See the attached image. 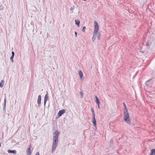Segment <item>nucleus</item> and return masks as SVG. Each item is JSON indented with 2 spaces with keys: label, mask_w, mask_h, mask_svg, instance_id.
I'll return each mask as SVG.
<instances>
[{
  "label": "nucleus",
  "mask_w": 155,
  "mask_h": 155,
  "mask_svg": "<svg viewBox=\"0 0 155 155\" xmlns=\"http://www.w3.org/2000/svg\"><path fill=\"white\" fill-rule=\"evenodd\" d=\"M101 34L100 32H99L98 34L97 38L98 40H99L101 38Z\"/></svg>",
  "instance_id": "obj_16"
},
{
  "label": "nucleus",
  "mask_w": 155,
  "mask_h": 155,
  "mask_svg": "<svg viewBox=\"0 0 155 155\" xmlns=\"http://www.w3.org/2000/svg\"><path fill=\"white\" fill-rule=\"evenodd\" d=\"M6 99H4V107H6Z\"/></svg>",
  "instance_id": "obj_24"
},
{
  "label": "nucleus",
  "mask_w": 155,
  "mask_h": 155,
  "mask_svg": "<svg viewBox=\"0 0 155 155\" xmlns=\"http://www.w3.org/2000/svg\"><path fill=\"white\" fill-rule=\"evenodd\" d=\"M96 103L97 104V105H99L100 104V101L96 102Z\"/></svg>",
  "instance_id": "obj_29"
},
{
  "label": "nucleus",
  "mask_w": 155,
  "mask_h": 155,
  "mask_svg": "<svg viewBox=\"0 0 155 155\" xmlns=\"http://www.w3.org/2000/svg\"><path fill=\"white\" fill-rule=\"evenodd\" d=\"M150 155H155V149H153L152 150Z\"/></svg>",
  "instance_id": "obj_13"
},
{
  "label": "nucleus",
  "mask_w": 155,
  "mask_h": 155,
  "mask_svg": "<svg viewBox=\"0 0 155 155\" xmlns=\"http://www.w3.org/2000/svg\"><path fill=\"white\" fill-rule=\"evenodd\" d=\"M3 9V7L2 5L0 6V10H2Z\"/></svg>",
  "instance_id": "obj_27"
},
{
  "label": "nucleus",
  "mask_w": 155,
  "mask_h": 155,
  "mask_svg": "<svg viewBox=\"0 0 155 155\" xmlns=\"http://www.w3.org/2000/svg\"><path fill=\"white\" fill-rule=\"evenodd\" d=\"M75 37H77V32L76 31H75Z\"/></svg>",
  "instance_id": "obj_30"
},
{
  "label": "nucleus",
  "mask_w": 155,
  "mask_h": 155,
  "mask_svg": "<svg viewBox=\"0 0 155 155\" xmlns=\"http://www.w3.org/2000/svg\"><path fill=\"white\" fill-rule=\"evenodd\" d=\"M14 57V56H11L10 58V60L11 61L12 63H13L14 62V61H13V60Z\"/></svg>",
  "instance_id": "obj_22"
},
{
  "label": "nucleus",
  "mask_w": 155,
  "mask_h": 155,
  "mask_svg": "<svg viewBox=\"0 0 155 155\" xmlns=\"http://www.w3.org/2000/svg\"><path fill=\"white\" fill-rule=\"evenodd\" d=\"M4 82V80H2V81L0 83V87H2L3 86Z\"/></svg>",
  "instance_id": "obj_14"
},
{
  "label": "nucleus",
  "mask_w": 155,
  "mask_h": 155,
  "mask_svg": "<svg viewBox=\"0 0 155 155\" xmlns=\"http://www.w3.org/2000/svg\"><path fill=\"white\" fill-rule=\"evenodd\" d=\"M75 8H74V6H73L71 8V9H70V10L71 11H73L74 9Z\"/></svg>",
  "instance_id": "obj_23"
},
{
  "label": "nucleus",
  "mask_w": 155,
  "mask_h": 155,
  "mask_svg": "<svg viewBox=\"0 0 155 155\" xmlns=\"http://www.w3.org/2000/svg\"><path fill=\"white\" fill-rule=\"evenodd\" d=\"M58 142H57V141L55 142V141H53V142L52 144V151H54L57 146V144Z\"/></svg>",
  "instance_id": "obj_6"
},
{
  "label": "nucleus",
  "mask_w": 155,
  "mask_h": 155,
  "mask_svg": "<svg viewBox=\"0 0 155 155\" xmlns=\"http://www.w3.org/2000/svg\"><path fill=\"white\" fill-rule=\"evenodd\" d=\"M32 147L31 145V144L30 145L29 147L28 148V149L27 150L26 152H27V155H31V152L33 150V149L32 148L31 150V148Z\"/></svg>",
  "instance_id": "obj_3"
},
{
  "label": "nucleus",
  "mask_w": 155,
  "mask_h": 155,
  "mask_svg": "<svg viewBox=\"0 0 155 155\" xmlns=\"http://www.w3.org/2000/svg\"><path fill=\"white\" fill-rule=\"evenodd\" d=\"M146 46L147 47H148L149 46V41H148L146 43Z\"/></svg>",
  "instance_id": "obj_25"
},
{
  "label": "nucleus",
  "mask_w": 155,
  "mask_h": 155,
  "mask_svg": "<svg viewBox=\"0 0 155 155\" xmlns=\"http://www.w3.org/2000/svg\"><path fill=\"white\" fill-rule=\"evenodd\" d=\"M123 105H124V111L127 110V109L126 107V104H125V103H124V102H123Z\"/></svg>",
  "instance_id": "obj_18"
},
{
  "label": "nucleus",
  "mask_w": 155,
  "mask_h": 155,
  "mask_svg": "<svg viewBox=\"0 0 155 155\" xmlns=\"http://www.w3.org/2000/svg\"><path fill=\"white\" fill-rule=\"evenodd\" d=\"M8 153H13L15 154L16 153V151L15 150H8Z\"/></svg>",
  "instance_id": "obj_12"
},
{
  "label": "nucleus",
  "mask_w": 155,
  "mask_h": 155,
  "mask_svg": "<svg viewBox=\"0 0 155 155\" xmlns=\"http://www.w3.org/2000/svg\"><path fill=\"white\" fill-rule=\"evenodd\" d=\"M100 101L99 99V98H96V102H97V101Z\"/></svg>",
  "instance_id": "obj_28"
},
{
  "label": "nucleus",
  "mask_w": 155,
  "mask_h": 155,
  "mask_svg": "<svg viewBox=\"0 0 155 155\" xmlns=\"http://www.w3.org/2000/svg\"><path fill=\"white\" fill-rule=\"evenodd\" d=\"M97 106H98V108L99 109H100V107L99 105H97Z\"/></svg>",
  "instance_id": "obj_34"
},
{
  "label": "nucleus",
  "mask_w": 155,
  "mask_h": 155,
  "mask_svg": "<svg viewBox=\"0 0 155 155\" xmlns=\"http://www.w3.org/2000/svg\"><path fill=\"white\" fill-rule=\"evenodd\" d=\"M92 122L94 124V126H96V122L95 118V116L93 117Z\"/></svg>",
  "instance_id": "obj_10"
},
{
  "label": "nucleus",
  "mask_w": 155,
  "mask_h": 155,
  "mask_svg": "<svg viewBox=\"0 0 155 155\" xmlns=\"http://www.w3.org/2000/svg\"><path fill=\"white\" fill-rule=\"evenodd\" d=\"M91 112H92V116L93 117L95 116L94 112V111L93 108L91 107Z\"/></svg>",
  "instance_id": "obj_15"
},
{
  "label": "nucleus",
  "mask_w": 155,
  "mask_h": 155,
  "mask_svg": "<svg viewBox=\"0 0 155 155\" xmlns=\"http://www.w3.org/2000/svg\"><path fill=\"white\" fill-rule=\"evenodd\" d=\"M48 92L47 91V93L45 94L44 98V105L45 106V105L46 102L48 99Z\"/></svg>",
  "instance_id": "obj_8"
},
{
  "label": "nucleus",
  "mask_w": 155,
  "mask_h": 155,
  "mask_svg": "<svg viewBox=\"0 0 155 155\" xmlns=\"http://www.w3.org/2000/svg\"><path fill=\"white\" fill-rule=\"evenodd\" d=\"M96 38V36H93L92 37V41H94Z\"/></svg>",
  "instance_id": "obj_20"
},
{
  "label": "nucleus",
  "mask_w": 155,
  "mask_h": 155,
  "mask_svg": "<svg viewBox=\"0 0 155 155\" xmlns=\"http://www.w3.org/2000/svg\"><path fill=\"white\" fill-rule=\"evenodd\" d=\"M41 97L40 95L38 96V99L37 100V103L38 105V106L40 107V106L41 102Z\"/></svg>",
  "instance_id": "obj_9"
},
{
  "label": "nucleus",
  "mask_w": 155,
  "mask_h": 155,
  "mask_svg": "<svg viewBox=\"0 0 155 155\" xmlns=\"http://www.w3.org/2000/svg\"><path fill=\"white\" fill-rule=\"evenodd\" d=\"M148 81H147L146 82V83H148Z\"/></svg>",
  "instance_id": "obj_36"
},
{
  "label": "nucleus",
  "mask_w": 155,
  "mask_h": 155,
  "mask_svg": "<svg viewBox=\"0 0 155 155\" xmlns=\"http://www.w3.org/2000/svg\"><path fill=\"white\" fill-rule=\"evenodd\" d=\"M5 107H4H4H3V110H4V111H5Z\"/></svg>",
  "instance_id": "obj_33"
},
{
  "label": "nucleus",
  "mask_w": 155,
  "mask_h": 155,
  "mask_svg": "<svg viewBox=\"0 0 155 155\" xmlns=\"http://www.w3.org/2000/svg\"><path fill=\"white\" fill-rule=\"evenodd\" d=\"M142 52L143 53H144V51H142Z\"/></svg>",
  "instance_id": "obj_35"
},
{
  "label": "nucleus",
  "mask_w": 155,
  "mask_h": 155,
  "mask_svg": "<svg viewBox=\"0 0 155 155\" xmlns=\"http://www.w3.org/2000/svg\"><path fill=\"white\" fill-rule=\"evenodd\" d=\"M94 97H95V99H96V98H98L97 96L96 95H94Z\"/></svg>",
  "instance_id": "obj_31"
},
{
  "label": "nucleus",
  "mask_w": 155,
  "mask_h": 155,
  "mask_svg": "<svg viewBox=\"0 0 155 155\" xmlns=\"http://www.w3.org/2000/svg\"><path fill=\"white\" fill-rule=\"evenodd\" d=\"M39 155V153L38 152L36 154V155Z\"/></svg>",
  "instance_id": "obj_32"
},
{
  "label": "nucleus",
  "mask_w": 155,
  "mask_h": 155,
  "mask_svg": "<svg viewBox=\"0 0 155 155\" xmlns=\"http://www.w3.org/2000/svg\"><path fill=\"white\" fill-rule=\"evenodd\" d=\"M124 119L127 123H130V117L128 110L124 111Z\"/></svg>",
  "instance_id": "obj_1"
},
{
  "label": "nucleus",
  "mask_w": 155,
  "mask_h": 155,
  "mask_svg": "<svg viewBox=\"0 0 155 155\" xmlns=\"http://www.w3.org/2000/svg\"><path fill=\"white\" fill-rule=\"evenodd\" d=\"M94 29L95 31H98L99 29V26L98 23L96 21H94Z\"/></svg>",
  "instance_id": "obj_5"
},
{
  "label": "nucleus",
  "mask_w": 155,
  "mask_h": 155,
  "mask_svg": "<svg viewBox=\"0 0 155 155\" xmlns=\"http://www.w3.org/2000/svg\"><path fill=\"white\" fill-rule=\"evenodd\" d=\"M79 94L81 96V98H83V93L82 92L80 91L79 92Z\"/></svg>",
  "instance_id": "obj_19"
},
{
  "label": "nucleus",
  "mask_w": 155,
  "mask_h": 155,
  "mask_svg": "<svg viewBox=\"0 0 155 155\" xmlns=\"http://www.w3.org/2000/svg\"><path fill=\"white\" fill-rule=\"evenodd\" d=\"M98 31H95V30H94V31L93 33V36H95L97 33L98 32Z\"/></svg>",
  "instance_id": "obj_17"
},
{
  "label": "nucleus",
  "mask_w": 155,
  "mask_h": 155,
  "mask_svg": "<svg viewBox=\"0 0 155 155\" xmlns=\"http://www.w3.org/2000/svg\"><path fill=\"white\" fill-rule=\"evenodd\" d=\"M80 21L78 19L75 20V24L78 26H80Z\"/></svg>",
  "instance_id": "obj_11"
},
{
  "label": "nucleus",
  "mask_w": 155,
  "mask_h": 155,
  "mask_svg": "<svg viewBox=\"0 0 155 155\" xmlns=\"http://www.w3.org/2000/svg\"><path fill=\"white\" fill-rule=\"evenodd\" d=\"M65 112V110L64 109H62L61 110L59 111L58 114V117H59L60 116H61Z\"/></svg>",
  "instance_id": "obj_4"
},
{
  "label": "nucleus",
  "mask_w": 155,
  "mask_h": 155,
  "mask_svg": "<svg viewBox=\"0 0 155 155\" xmlns=\"http://www.w3.org/2000/svg\"><path fill=\"white\" fill-rule=\"evenodd\" d=\"M86 28V27L85 26H84L83 27L82 29V31L85 32V29Z\"/></svg>",
  "instance_id": "obj_21"
},
{
  "label": "nucleus",
  "mask_w": 155,
  "mask_h": 155,
  "mask_svg": "<svg viewBox=\"0 0 155 155\" xmlns=\"http://www.w3.org/2000/svg\"><path fill=\"white\" fill-rule=\"evenodd\" d=\"M59 134V133L58 131H56L53 133V141H57V142H58V137Z\"/></svg>",
  "instance_id": "obj_2"
},
{
  "label": "nucleus",
  "mask_w": 155,
  "mask_h": 155,
  "mask_svg": "<svg viewBox=\"0 0 155 155\" xmlns=\"http://www.w3.org/2000/svg\"><path fill=\"white\" fill-rule=\"evenodd\" d=\"M12 56H14V55H15V53L14 51H12Z\"/></svg>",
  "instance_id": "obj_26"
},
{
  "label": "nucleus",
  "mask_w": 155,
  "mask_h": 155,
  "mask_svg": "<svg viewBox=\"0 0 155 155\" xmlns=\"http://www.w3.org/2000/svg\"><path fill=\"white\" fill-rule=\"evenodd\" d=\"M78 74L80 76V80H81L83 79V74L82 71L80 70L78 71Z\"/></svg>",
  "instance_id": "obj_7"
}]
</instances>
